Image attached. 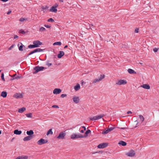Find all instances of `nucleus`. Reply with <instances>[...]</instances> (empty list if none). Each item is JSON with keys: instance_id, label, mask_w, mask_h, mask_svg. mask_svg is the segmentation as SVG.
<instances>
[{"instance_id": "f257e3e1", "label": "nucleus", "mask_w": 159, "mask_h": 159, "mask_svg": "<svg viewBox=\"0 0 159 159\" xmlns=\"http://www.w3.org/2000/svg\"><path fill=\"white\" fill-rule=\"evenodd\" d=\"M104 116V114H101L99 115L93 117H91L89 118L90 120L94 121L101 119Z\"/></svg>"}, {"instance_id": "f03ea898", "label": "nucleus", "mask_w": 159, "mask_h": 159, "mask_svg": "<svg viewBox=\"0 0 159 159\" xmlns=\"http://www.w3.org/2000/svg\"><path fill=\"white\" fill-rule=\"evenodd\" d=\"M44 69H45V68L43 66H36L34 68V70H35V71L33 73L36 74L39 71L43 70Z\"/></svg>"}, {"instance_id": "7ed1b4c3", "label": "nucleus", "mask_w": 159, "mask_h": 159, "mask_svg": "<svg viewBox=\"0 0 159 159\" xmlns=\"http://www.w3.org/2000/svg\"><path fill=\"white\" fill-rule=\"evenodd\" d=\"M70 138L72 139H77L80 138H83V135L80 134H73L71 136Z\"/></svg>"}, {"instance_id": "20e7f679", "label": "nucleus", "mask_w": 159, "mask_h": 159, "mask_svg": "<svg viewBox=\"0 0 159 159\" xmlns=\"http://www.w3.org/2000/svg\"><path fill=\"white\" fill-rule=\"evenodd\" d=\"M66 135V133L65 131L61 132L59 134V135L57 137V138L58 139H63L65 138V136Z\"/></svg>"}, {"instance_id": "39448f33", "label": "nucleus", "mask_w": 159, "mask_h": 159, "mask_svg": "<svg viewBox=\"0 0 159 159\" xmlns=\"http://www.w3.org/2000/svg\"><path fill=\"white\" fill-rule=\"evenodd\" d=\"M48 142V141L47 139H41L37 142V143L39 145H41L47 143Z\"/></svg>"}, {"instance_id": "423d86ee", "label": "nucleus", "mask_w": 159, "mask_h": 159, "mask_svg": "<svg viewBox=\"0 0 159 159\" xmlns=\"http://www.w3.org/2000/svg\"><path fill=\"white\" fill-rule=\"evenodd\" d=\"M127 83V82L126 80H118L116 83V84L119 85H124L126 84Z\"/></svg>"}, {"instance_id": "0eeeda50", "label": "nucleus", "mask_w": 159, "mask_h": 159, "mask_svg": "<svg viewBox=\"0 0 159 159\" xmlns=\"http://www.w3.org/2000/svg\"><path fill=\"white\" fill-rule=\"evenodd\" d=\"M115 128V127L114 126L113 127H111L110 128H108V129L107 130L103 131L102 132V134H107L109 132L113 130Z\"/></svg>"}, {"instance_id": "6e6552de", "label": "nucleus", "mask_w": 159, "mask_h": 159, "mask_svg": "<svg viewBox=\"0 0 159 159\" xmlns=\"http://www.w3.org/2000/svg\"><path fill=\"white\" fill-rule=\"evenodd\" d=\"M135 152L134 150H131L126 153V155L129 157H132L135 155Z\"/></svg>"}, {"instance_id": "1a4fd4ad", "label": "nucleus", "mask_w": 159, "mask_h": 159, "mask_svg": "<svg viewBox=\"0 0 159 159\" xmlns=\"http://www.w3.org/2000/svg\"><path fill=\"white\" fill-rule=\"evenodd\" d=\"M33 44H34L36 48L39 47L40 46V45H42V43L38 40L34 41Z\"/></svg>"}, {"instance_id": "9d476101", "label": "nucleus", "mask_w": 159, "mask_h": 159, "mask_svg": "<svg viewBox=\"0 0 159 159\" xmlns=\"http://www.w3.org/2000/svg\"><path fill=\"white\" fill-rule=\"evenodd\" d=\"M105 77V75H101L100 78L98 79H95L93 81V84H95L96 82H98L102 80Z\"/></svg>"}, {"instance_id": "9b49d317", "label": "nucleus", "mask_w": 159, "mask_h": 159, "mask_svg": "<svg viewBox=\"0 0 159 159\" xmlns=\"http://www.w3.org/2000/svg\"><path fill=\"white\" fill-rule=\"evenodd\" d=\"M108 145V143H102L99 144L98 146V148H104L106 147Z\"/></svg>"}, {"instance_id": "f8f14e48", "label": "nucleus", "mask_w": 159, "mask_h": 159, "mask_svg": "<svg viewBox=\"0 0 159 159\" xmlns=\"http://www.w3.org/2000/svg\"><path fill=\"white\" fill-rule=\"evenodd\" d=\"M61 90L60 89H55L53 91V93L55 94H57L61 92Z\"/></svg>"}, {"instance_id": "ddd939ff", "label": "nucleus", "mask_w": 159, "mask_h": 159, "mask_svg": "<svg viewBox=\"0 0 159 159\" xmlns=\"http://www.w3.org/2000/svg\"><path fill=\"white\" fill-rule=\"evenodd\" d=\"M14 97L16 98H22L23 97V96L20 93H16L14 95Z\"/></svg>"}, {"instance_id": "4468645a", "label": "nucleus", "mask_w": 159, "mask_h": 159, "mask_svg": "<svg viewBox=\"0 0 159 159\" xmlns=\"http://www.w3.org/2000/svg\"><path fill=\"white\" fill-rule=\"evenodd\" d=\"M73 100L74 102L76 103H78L80 101V99L78 97L74 96L73 98Z\"/></svg>"}, {"instance_id": "2eb2a0df", "label": "nucleus", "mask_w": 159, "mask_h": 159, "mask_svg": "<svg viewBox=\"0 0 159 159\" xmlns=\"http://www.w3.org/2000/svg\"><path fill=\"white\" fill-rule=\"evenodd\" d=\"M140 87L147 89H149L150 88V86L148 84H146L141 85Z\"/></svg>"}, {"instance_id": "dca6fc26", "label": "nucleus", "mask_w": 159, "mask_h": 159, "mask_svg": "<svg viewBox=\"0 0 159 159\" xmlns=\"http://www.w3.org/2000/svg\"><path fill=\"white\" fill-rule=\"evenodd\" d=\"M64 55V52L63 51H60L59 53L57 55V57L59 58H61V57Z\"/></svg>"}, {"instance_id": "f3484780", "label": "nucleus", "mask_w": 159, "mask_h": 159, "mask_svg": "<svg viewBox=\"0 0 159 159\" xmlns=\"http://www.w3.org/2000/svg\"><path fill=\"white\" fill-rule=\"evenodd\" d=\"M32 138V136H28L25 137L23 139V140L25 141L30 140Z\"/></svg>"}, {"instance_id": "a211bd4d", "label": "nucleus", "mask_w": 159, "mask_h": 159, "mask_svg": "<svg viewBox=\"0 0 159 159\" xmlns=\"http://www.w3.org/2000/svg\"><path fill=\"white\" fill-rule=\"evenodd\" d=\"M28 158L26 156H21L17 157L15 159H27Z\"/></svg>"}, {"instance_id": "6ab92c4d", "label": "nucleus", "mask_w": 159, "mask_h": 159, "mask_svg": "<svg viewBox=\"0 0 159 159\" xmlns=\"http://www.w3.org/2000/svg\"><path fill=\"white\" fill-rule=\"evenodd\" d=\"M26 134L27 135L30 136H32L34 134V132L33 130H30V131H27L26 132Z\"/></svg>"}, {"instance_id": "aec40b11", "label": "nucleus", "mask_w": 159, "mask_h": 159, "mask_svg": "<svg viewBox=\"0 0 159 159\" xmlns=\"http://www.w3.org/2000/svg\"><path fill=\"white\" fill-rule=\"evenodd\" d=\"M49 11H50L56 13L57 11V9H56V7L53 6H52L51 8L50 9Z\"/></svg>"}, {"instance_id": "412c9836", "label": "nucleus", "mask_w": 159, "mask_h": 159, "mask_svg": "<svg viewBox=\"0 0 159 159\" xmlns=\"http://www.w3.org/2000/svg\"><path fill=\"white\" fill-rule=\"evenodd\" d=\"M14 134L16 135H20L22 133V131L21 130H19L18 129H16L14 131Z\"/></svg>"}, {"instance_id": "4be33fe9", "label": "nucleus", "mask_w": 159, "mask_h": 159, "mask_svg": "<svg viewBox=\"0 0 159 159\" xmlns=\"http://www.w3.org/2000/svg\"><path fill=\"white\" fill-rule=\"evenodd\" d=\"M91 132V131L89 129H88L87 130L85 133V134L84 135H83V138L86 137L88 136V134L90 133Z\"/></svg>"}, {"instance_id": "5701e85b", "label": "nucleus", "mask_w": 159, "mask_h": 159, "mask_svg": "<svg viewBox=\"0 0 159 159\" xmlns=\"http://www.w3.org/2000/svg\"><path fill=\"white\" fill-rule=\"evenodd\" d=\"M34 53L37 52H42L43 51V49L39 48H36L33 51Z\"/></svg>"}, {"instance_id": "b1692460", "label": "nucleus", "mask_w": 159, "mask_h": 159, "mask_svg": "<svg viewBox=\"0 0 159 159\" xmlns=\"http://www.w3.org/2000/svg\"><path fill=\"white\" fill-rule=\"evenodd\" d=\"M75 90L77 91L79 90L80 89V86L78 83L76 84V85L74 87Z\"/></svg>"}, {"instance_id": "393cba45", "label": "nucleus", "mask_w": 159, "mask_h": 159, "mask_svg": "<svg viewBox=\"0 0 159 159\" xmlns=\"http://www.w3.org/2000/svg\"><path fill=\"white\" fill-rule=\"evenodd\" d=\"M128 72L130 74H135L136 72H135L134 70L131 69H129L128 70Z\"/></svg>"}, {"instance_id": "a878e982", "label": "nucleus", "mask_w": 159, "mask_h": 159, "mask_svg": "<svg viewBox=\"0 0 159 159\" xmlns=\"http://www.w3.org/2000/svg\"><path fill=\"white\" fill-rule=\"evenodd\" d=\"M7 93L6 92L3 91L2 92L1 95L3 98H5L7 97Z\"/></svg>"}, {"instance_id": "bb28decb", "label": "nucleus", "mask_w": 159, "mask_h": 159, "mask_svg": "<svg viewBox=\"0 0 159 159\" xmlns=\"http://www.w3.org/2000/svg\"><path fill=\"white\" fill-rule=\"evenodd\" d=\"M118 144L124 146H126L127 144V143L125 142L122 141H120Z\"/></svg>"}, {"instance_id": "cd10ccee", "label": "nucleus", "mask_w": 159, "mask_h": 159, "mask_svg": "<svg viewBox=\"0 0 159 159\" xmlns=\"http://www.w3.org/2000/svg\"><path fill=\"white\" fill-rule=\"evenodd\" d=\"M26 109L25 107H22L18 110V111L19 113H22Z\"/></svg>"}, {"instance_id": "c85d7f7f", "label": "nucleus", "mask_w": 159, "mask_h": 159, "mask_svg": "<svg viewBox=\"0 0 159 159\" xmlns=\"http://www.w3.org/2000/svg\"><path fill=\"white\" fill-rule=\"evenodd\" d=\"M52 133H53V132L52 131V129H50L48 131L47 134V135H48L49 134H52Z\"/></svg>"}, {"instance_id": "c756f323", "label": "nucleus", "mask_w": 159, "mask_h": 159, "mask_svg": "<svg viewBox=\"0 0 159 159\" xmlns=\"http://www.w3.org/2000/svg\"><path fill=\"white\" fill-rule=\"evenodd\" d=\"M35 46L34 45V44H30L28 46V48H35Z\"/></svg>"}, {"instance_id": "7c9ffc66", "label": "nucleus", "mask_w": 159, "mask_h": 159, "mask_svg": "<svg viewBox=\"0 0 159 159\" xmlns=\"http://www.w3.org/2000/svg\"><path fill=\"white\" fill-rule=\"evenodd\" d=\"M26 116L27 117L31 118L32 116V114L31 113L26 114Z\"/></svg>"}, {"instance_id": "2f4dec72", "label": "nucleus", "mask_w": 159, "mask_h": 159, "mask_svg": "<svg viewBox=\"0 0 159 159\" xmlns=\"http://www.w3.org/2000/svg\"><path fill=\"white\" fill-rule=\"evenodd\" d=\"M21 44H22V45H20V46L19 47V49L20 51H23V47L24 46V47H25V46L24 45H23L21 43Z\"/></svg>"}, {"instance_id": "473e14b6", "label": "nucleus", "mask_w": 159, "mask_h": 159, "mask_svg": "<svg viewBox=\"0 0 159 159\" xmlns=\"http://www.w3.org/2000/svg\"><path fill=\"white\" fill-rule=\"evenodd\" d=\"M61 45V43L60 42H55L53 43V45Z\"/></svg>"}, {"instance_id": "72a5a7b5", "label": "nucleus", "mask_w": 159, "mask_h": 159, "mask_svg": "<svg viewBox=\"0 0 159 159\" xmlns=\"http://www.w3.org/2000/svg\"><path fill=\"white\" fill-rule=\"evenodd\" d=\"M23 78V77L21 75V76H18L17 75L16 76L15 78L12 79V80H13V79H18L20 78Z\"/></svg>"}, {"instance_id": "f704fd0d", "label": "nucleus", "mask_w": 159, "mask_h": 159, "mask_svg": "<svg viewBox=\"0 0 159 159\" xmlns=\"http://www.w3.org/2000/svg\"><path fill=\"white\" fill-rule=\"evenodd\" d=\"M19 33L23 34H24L25 33V31L22 29L20 30L19 31Z\"/></svg>"}, {"instance_id": "c9c22d12", "label": "nucleus", "mask_w": 159, "mask_h": 159, "mask_svg": "<svg viewBox=\"0 0 159 159\" xmlns=\"http://www.w3.org/2000/svg\"><path fill=\"white\" fill-rule=\"evenodd\" d=\"M139 116L140 120H141L142 121H143L144 120V118L143 116L141 115H140Z\"/></svg>"}, {"instance_id": "e433bc0d", "label": "nucleus", "mask_w": 159, "mask_h": 159, "mask_svg": "<svg viewBox=\"0 0 159 159\" xmlns=\"http://www.w3.org/2000/svg\"><path fill=\"white\" fill-rule=\"evenodd\" d=\"M2 80L3 81H5V80L4 78V74L3 73H2L1 76Z\"/></svg>"}, {"instance_id": "4c0bfd02", "label": "nucleus", "mask_w": 159, "mask_h": 159, "mask_svg": "<svg viewBox=\"0 0 159 159\" xmlns=\"http://www.w3.org/2000/svg\"><path fill=\"white\" fill-rule=\"evenodd\" d=\"M46 30V29L43 27H41L39 29V31H43Z\"/></svg>"}, {"instance_id": "58836bf2", "label": "nucleus", "mask_w": 159, "mask_h": 159, "mask_svg": "<svg viewBox=\"0 0 159 159\" xmlns=\"http://www.w3.org/2000/svg\"><path fill=\"white\" fill-rule=\"evenodd\" d=\"M47 21L48 22H54V20L52 19V18H50V19H48Z\"/></svg>"}, {"instance_id": "ea45409f", "label": "nucleus", "mask_w": 159, "mask_h": 159, "mask_svg": "<svg viewBox=\"0 0 159 159\" xmlns=\"http://www.w3.org/2000/svg\"><path fill=\"white\" fill-rule=\"evenodd\" d=\"M49 61H47L46 65L48 66V67L52 65V64L51 63H49Z\"/></svg>"}, {"instance_id": "a19ab883", "label": "nucleus", "mask_w": 159, "mask_h": 159, "mask_svg": "<svg viewBox=\"0 0 159 159\" xmlns=\"http://www.w3.org/2000/svg\"><path fill=\"white\" fill-rule=\"evenodd\" d=\"M14 44L11 45L9 48H8V50H11L14 47Z\"/></svg>"}, {"instance_id": "79ce46f5", "label": "nucleus", "mask_w": 159, "mask_h": 159, "mask_svg": "<svg viewBox=\"0 0 159 159\" xmlns=\"http://www.w3.org/2000/svg\"><path fill=\"white\" fill-rule=\"evenodd\" d=\"M26 19H25V18H21L19 20L20 21H21V22H22V21H24L25 20H26Z\"/></svg>"}, {"instance_id": "37998d69", "label": "nucleus", "mask_w": 159, "mask_h": 159, "mask_svg": "<svg viewBox=\"0 0 159 159\" xmlns=\"http://www.w3.org/2000/svg\"><path fill=\"white\" fill-rule=\"evenodd\" d=\"M52 107L53 108H59V107H58V106L57 105H53L52 106Z\"/></svg>"}, {"instance_id": "c03bdc74", "label": "nucleus", "mask_w": 159, "mask_h": 159, "mask_svg": "<svg viewBox=\"0 0 159 159\" xmlns=\"http://www.w3.org/2000/svg\"><path fill=\"white\" fill-rule=\"evenodd\" d=\"M34 52H33V51H31V52H30V53L29 54H28V55H27V57H28V56H29L30 55H32V54H34Z\"/></svg>"}, {"instance_id": "a18cd8bd", "label": "nucleus", "mask_w": 159, "mask_h": 159, "mask_svg": "<svg viewBox=\"0 0 159 159\" xmlns=\"http://www.w3.org/2000/svg\"><path fill=\"white\" fill-rule=\"evenodd\" d=\"M66 96V95L64 94H62L61 96V97L62 98H63Z\"/></svg>"}, {"instance_id": "49530a36", "label": "nucleus", "mask_w": 159, "mask_h": 159, "mask_svg": "<svg viewBox=\"0 0 159 159\" xmlns=\"http://www.w3.org/2000/svg\"><path fill=\"white\" fill-rule=\"evenodd\" d=\"M158 50V49L157 48H155L153 49V51L155 52H157Z\"/></svg>"}, {"instance_id": "de8ad7c7", "label": "nucleus", "mask_w": 159, "mask_h": 159, "mask_svg": "<svg viewBox=\"0 0 159 159\" xmlns=\"http://www.w3.org/2000/svg\"><path fill=\"white\" fill-rule=\"evenodd\" d=\"M139 29L137 28L136 29H135L134 32L135 33H138L139 32Z\"/></svg>"}, {"instance_id": "09e8293b", "label": "nucleus", "mask_w": 159, "mask_h": 159, "mask_svg": "<svg viewBox=\"0 0 159 159\" xmlns=\"http://www.w3.org/2000/svg\"><path fill=\"white\" fill-rule=\"evenodd\" d=\"M102 151H97V152H96L94 153H93V154H95V153H102Z\"/></svg>"}, {"instance_id": "8fccbe9b", "label": "nucleus", "mask_w": 159, "mask_h": 159, "mask_svg": "<svg viewBox=\"0 0 159 159\" xmlns=\"http://www.w3.org/2000/svg\"><path fill=\"white\" fill-rule=\"evenodd\" d=\"M11 10H9L8 12L7 13V15H9L11 13Z\"/></svg>"}, {"instance_id": "3c124183", "label": "nucleus", "mask_w": 159, "mask_h": 159, "mask_svg": "<svg viewBox=\"0 0 159 159\" xmlns=\"http://www.w3.org/2000/svg\"><path fill=\"white\" fill-rule=\"evenodd\" d=\"M44 26L47 28H50L51 27V26L50 25H45Z\"/></svg>"}, {"instance_id": "603ef678", "label": "nucleus", "mask_w": 159, "mask_h": 159, "mask_svg": "<svg viewBox=\"0 0 159 159\" xmlns=\"http://www.w3.org/2000/svg\"><path fill=\"white\" fill-rule=\"evenodd\" d=\"M58 6V4L57 3H56L53 6L56 8Z\"/></svg>"}, {"instance_id": "864d4df0", "label": "nucleus", "mask_w": 159, "mask_h": 159, "mask_svg": "<svg viewBox=\"0 0 159 159\" xmlns=\"http://www.w3.org/2000/svg\"><path fill=\"white\" fill-rule=\"evenodd\" d=\"M118 128L121 129H126V128H125V127H118Z\"/></svg>"}, {"instance_id": "5fc2aeb1", "label": "nucleus", "mask_w": 159, "mask_h": 159, "mask_svg": "<svg viewBox=\"0 0 159 159\" xmlns=\"http://www.w3.org/2000/svg\"><path fill=\"white\" fill-rule=\"evenodd\" d=\"M18 37V36L16 35H15L14 36V39H17Z\"/></svg>"}, {"instance_id": "6e6d98bb", "label": "nucleus", "mask_w": 159, "mask_h": 159, "mask_svg": "<svg viewBox=\"0 0 159 159\" xmlns=\"http://www.w3.org/2000/svg\"><path fill=\"white\" fill-rule=\"evenodd\" d=\"M132 113V112L130 111H129L127 112V114H131Z\"/></svg>"}, {"instance_id": "4d7b16f0", "label": "nucleus", "mask_w": 159, "mask_h": 159, "mask_svg": "<svg viewBox=\"0 0 159 159\" xmlns=\"http://www.w3.org/2000/svg\"><path fill=\"white\" fill-rule=\"evenodd\" d=\"M9 0H0L1 1L3 2H6L8 1Z\"/></svg>"}, {"instance_id": "13d9d810", "label": "nucleus", "mask_w": 159, "mask_h": 159, "mask_svg": "<svg viewBox=\"0 0 159 159\" xmlns=\"http://www.w3.org/2000/svg\"><path fill=\"white\" fill-rule=\"evenodd\" d=\"M82 128H83V129H84V130H86V128L84 126H83L82 127H81Z\"/></svg>"}, {"instance_id": "bf43d9fd", "label": "nucleus", "mask_w": 159, "mask_h": 159, "mask_svg": "<svg viewBox=\"0 0 159 159\" xmlns=\"http://www.w3.org/2000/svg\"><path fill=\"white\" fill-rule=\"evenodd\" d=\"M84 130H81L80 131V132L82 133H84Z\"/></svg>"}, {"instance_id": "052dcab7", "label": "nucleus", "mask_w": 159, "mask_h": 159, "mask_svg": "<svg viewBox=\"0 0 159 159\" xmlns=\"http://www.w3.org/2000/svg\"><path fill=\"white\" fill-rule=\"evenodd\" d=\"M68 47V45H66V46L64 47V48H67V47Z\"/></svg>"}, {"instance_id": "680f3d73", "label": "nucleus", "mask_w": 159, "mask_h": 159, "mask_svg": "<svg viewBox=\"0 0 159 159\" xmlns=\"http://www.w3.org/2000/svg\"><path fill=\"white\" fill-rule=\"evenodd\" d=\"M59 1L61 2H63V0H59Z\"/></svg>"}, {"instance_id": "e2e57ef3", "label": "nucleus", "mask_w": 159, "mask_h": 159, "mask_svg": "<svg viewBox=\"0 0 159 159\" xmlns=\"http://www.w3.org/2000/svg\"><path fill=\"white\" fill-rule=\"evenodd\" d=\"M91 25L92 26H93V24H91L90 25V27H91V26H91Z\"/></svg>"}, {"instance_id": "0e129e2a", "label": "nucleus", "mask_w": 159, "mask_h": 159, "mask_svg": "<svg viewBox=\"0 0 159 159\" xmlns=\"http://www.w3.org/2000/svg\"><path fill=\"white\" fill-rule=\"evenodd\" d=\"M16 75V74H15V75H13V77L15 76Z\"/></svg>"}, {"instance_id": "69168bd1", "label": "nucleus", "mask_w": 159, "mask_h": 159, "mask_svg": "<svg viewBox=\"0 0 159 159\" xmlns=\"http://www.w3.org/2000/svg\"><path fill=\"white\" fill-rule=\"evenodd\" d=\"M2 133V132H1V130H0V134H1Z\"/></svg>"}, {"instance_id": "338daca9", "label": "nucleus", "mask_w": 159, "mask_h": 159, "mask_svg": "<svg viewBox=\"0 0 159 159\" xmlns=\"http://www.w3.org/2000/svg\"><path fill=\"white\" fill-rule=\"evenodd\" d=\"M13 139H14V138L12 139L11 140V141H12V140H13Z\"/></svg>"}, {"instance_id": "774afa93", "label": "nucleus", "mask_w": 159, "mask_h": 159, "mask_svg": "<svg viewBox=\"0 0 159 159\" xmlns=\"http://www.w3.org/2000/svg\"><path fill=\"white\" fill-rule=\"evenodd\" d=\"M1 72V70H0V73Z\"/></svg>"}]
</instances>
